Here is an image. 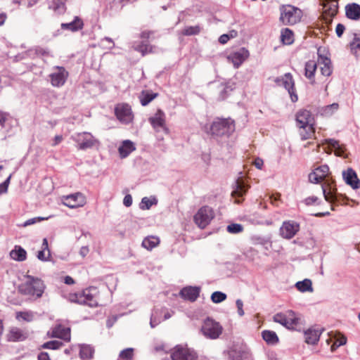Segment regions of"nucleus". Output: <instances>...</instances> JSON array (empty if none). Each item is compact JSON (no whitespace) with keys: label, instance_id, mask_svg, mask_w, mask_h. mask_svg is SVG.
<instances>
[{"label":"nucleus","instance_id":"16","mask_svg":"<svg viewBox=\"0 0 360 360\" xmlns=\"http://www.w3.org/2000/svg\"><path fill=\"white\" fill-rule=\"evenodd\" d=\"M319 57V63L321 64V73L322 75L329 77L333 72V67L331 60L327 56L321 53V48L318 49L317 51Z\"/></svg>","mask_w":360,"mask_h":360},{"label":"nucleus","instance_id":"49","mask_svg":"<svg viewBox=\"0 0 360 360\" xmlns=\"http://www.w3.org/2000/svg\"><path fill=\"white\" fill-rule=\"evenodd\" d=\"M63 343L58 340H51L42 345V348L49 349H57L61 347Z\"/></svg>","mask_w":360,"mask_h":360},{"label":"nucleus","instance_id":"25","mask_svg":"<svg viewBox=\"0 0 360 360\" xmlns=\"http://www.w3.org/2000/svg\"><path fill=\"white\" fill-rule=\"evenodd\" d=\"M323 8L324 13L330 18L334 17L338 13V0H324Z\"/></svg>","mask_w":360,"mask_h":360},{"label":"nucleus","instance_id":"47","mask_svg":"<svg viewBox=\"0 0 360 360\" xmlns=\"http://www.w3.org/2000/svg\"><path fill=\"white\" fill-rule=\"evenodd\" d=\"M226 231L231 234H237L243 231V226L240 224L231 223L226 226Z\"/></svg>","mask_w":360,"mask_h":360},{"label":"nucleus","instance_id":"12","mask_svg":"<svg viewBox=\"0 0 360 360\" xmlns=\"http://www.w3.org/2000/svg\"><path fill=\"white\" fill-rule=\"evenodd\" d=\"M226 352L227 360H243L247 353V347L242 343L233 342Z\"/></svg>","mask_w":360,"mask_h":360},{"label":"nucleus","instance_id":"50","mask_svg":"<svg viewBox=\"0 0 360 360\" xmlns=\"http://www.w3.org/2000/svg\"><path fill=\"white\" fill-rule=\"evenodd\" d=\"M83 297L84 295L82 294V292L78 293H71L68 296V300L71 302L82 304V303L84 302Z\"/></svg>","mask_w":360,"mask_h":360},{"label":"nucleus","instance_id":"56","mask_svg":"<svg viewBox=\"0 0 360 360\" xmlns=\"http://www.w3.org/2000/svg\"><path fill=\"white\" fill-rule=\"evenodd\" d=\"M11 174L1 184H0V195L6 193L11 179Z\"/></svg>","mask_w":360,"mask_h":360},{"label":"nucleus","instance_id":"30","mask_svg":"<svg viewBox=\"0 0 360 360\" xmlns=\"http://www.w3.org/2000/svg\"><path fill=\"white\" fill-rule=\"evenodd\" d=\"M52 336L63 339L65 341H70V329L69 328H64L59 326L53 329Z\"/></svg>","mask_w":360,"mask_h":360},{"label":"nucleus","instance_id":"64","mask_svg":"<svg viewBox=\"0 0 360 360\" xmlns=\"http://www.w3.org/2000/svg\"><path fill=\"white\" fill-rule=\"evenodd\" d=\"M35 52L37 55L41 56H49V51L47 49H44L40 46H38L35 49Z\"/></svg>","mask_w":360,"mask_h":360},{"label":"nucleus","instance_id":"20","mask_svg":"<svg viewBox=\"0 0 360 360\" xmlns=\"http://www.w3.org/2000/svg\"><path fill=\"white\" fill-rule=\"evenodd\" d=\"M249 186L243 181L237 180L235 182L233 190L231 192L233 198H236V202L239 204L242 202L240 200L243 198L248 192Z\"/></svg>","mask_w":360,"mask_h":360},{"label":"nucleus","instance_id":"34","mask_svg":"<svg viewBox=\"0 0 360 360\" xmlns=\"http://www.w3.org/2000/svg\"><path fill=\"white\" fill-rule=\"evenodd\" d=\"M262 336L263 340L268 344L271 345H276L278 341V337L276 332L269 330H265L262 332Z\"/></svg>","mask_w":360,"mask_h":360},{"label":"nucleus","instance_id":"62","mask_svg":"<svg viewBox=\"0 0 360 360\" xmlns=\"http://www.w3.org/2000/svg\"><path fill=\"white\" fill-rule=\"evenodd\" d=\"M19 317L26 321H31L32 320V314L29 312H19L17 315V318Z\"/></svg>","mask_w":360,"mask_h":360},{"label":"nucleus","instance_id":"23","mask_svg":"<svg viewBox=\"0 0 360 360\" xmlns=\"http://www.w3.org/2000/svg\"><path fill=\"white\" fill-rule=\"evenodd\" d=\"M317 69L316 62L314 60H309L305 63L304 76L309 79L311 84H315V72Z\"/></svg>","mask_w":360,"mask_h":360},{"label":"nucleus","instance_id":"15","mask_svg":"<svg viewBox=\"0 0 360 360\" xmlns=\"http://www.w3.org/2000/svg\"><path fill=\"white\" fill-rule=\"evenodd\" d=\"M342 175L345 184L352 189L356 190L360 188V179L355 170L352 167H348L346 170H343Z\"/></svg>","mask_w":360,"mask_h":360},{"label":"nucleus","instance_id":"61","mask_svg":"<svg viewBox=\"0 0 360 360\" xmlns=\"http://www.w3.org/2000/svg\"><path fill=\"white\" fill-rule=\"evenodd\" d=\"M236 305L238 309V314L240 316H243L245 314L243 310V302L240 299H238L236 301Z\"/></svg>","mask_w":360,"mask_h":360},{"label":"nucleus","instance_id":"58","mask_svg":"<svg viewBox=\"0 0 360 360\" xmlns=\"http://www.w3.org/2000/svg\"><path fill=\"white\" fill-rule=\"evenodd\" d=\"M347 343V338L345 336H342L340 338L338 339L331 346V350L333 351L336 348L345 345Z\"/></svg>","mask_w":360,"mask_h":360},{"label":"nucleus","instance_id":"22","mask_svg":"<svg viewBox=\"0 0 360 360\" xmlns=\"http://www.w3.org/2000/svg\"><path fill=\"white\" fill-rule=\"evenodd\" d=\"M345 15L348 19L359 20L360 19V5L356 3L348 4L345 6Z\"/></svg>","mask_w":360,"mask_h":360},{"label":"nucleus","instance_id":"8","mask_svg":"<svg viewBox=\"0 0 360 360\" xmlns=\"http://www.w3.org/2000/svg\"><path fill=\"white\" fill-rule=\"evenodd\" d=\"M273 320L288 329H294L300 323V319L292 310H288L286 314L277 313L273 316Z\"/></svg>","mask_w":360,"mask_h":360},{"label":"nucleus","instance_id":"41","mask_svg":"<svg viewBox=\"0 0 360 360\" xmlns=\"http://www.w3.org/2000/svg\"><path fill=\"white\" fill-rule=\"evenodd\" d=\"M236 88V83L231 80H229L224 84L223 90L220 93V97L222 99H225L230 92H231Z\"/></svg>","mask_w":360,"mask_h":360},{"label":"nucleus","instance_id":"53","mask_svg":"<svg viewBox=\"0 0 360 360\" xmlns=\"http://www.w3.org/2000/svg\"><path fill=\"white\" fill-rule=\"evenodd\" d=\"M51 217H34V218H32V219H27V221H25L22 224V226L23 227H26V226H30V225H32L37 222H39V221H41L43 220H45V219H49Z\"/></svg>","mask_w":360,"mask_h":360},{"label":"nucleus","instance_id":"36","mask_svg":"<svg viewBox=\"0 0 360 360\" xmlns=\"http://www.w3.org/2000/svg\"><path fill=\"white\" fill-rule=\"evenodd\" d=\"M295 287L302 292L313 291L312 283L309 278H305L303 281L297 282L295 283Z\"/></svg>","mask_w":360,"mask_h":360},{"label":"nucleus","instance_id":"1","mask_svg":"<svg viewBox=\"0 0 360 360\" xmlns=\"http://www.w3.org/2000/svg\"><path fill=\"white\" fill-rule=\"evenodd\" d=\"M235 130L236 123L233 119L217 117L212 121L207 133L219 142L226 141Z\"/></svg>","mask_w":360,"mask_h":360},{"label":"nucleus","instance_id":"52","mask_svg":"<svg viewBox=\"0 0 360 360\" xmlns=\"http://www.w3.org/2000/svg\"><path fill=\"white\" fill-rule=\"evenodd\" d=\"M162 319L159 316V311L158 310H154L150 316V325L151 328H155L156 326H158L160 322Z\"/></svg>","mask_w":360,"mask_h":360},{"label":"nucleus","instance_id":"3","mask_svg":"<svg viewBox=\"0 0 360 360\" xmlns=\"http://www.w3.org/2000/svg\"><path fill=\"white\" fill-rule=\"evenodd\" d=\"M200 332L207 339L216 340L222 334L223 327L219 322L207 316L202 321Z\"/></svg>","mask_w":360,"mask_h":360},{"label":"nucleus","instance_id":"7","mask_svg":"<svg viewBox=\"0 0 360 360\" xmlns=\"http://www.w3.org/2000/svg\"><path fill=\"white\" fill-rule=\"evenodd\" d=\"M213 209L207 205L202 206L194 215V221L201 229H205L214 218Z\"/></svg>","mask_w":360,"mask_h":360},{"label":"nucleus","instance_id":"28","mask_svg":"<svg viewBox=\"0 0 360 360\" xmlns=\"http://www.w3.org/2000/svg\"><path fill=\"white\" fill-rule=\"evenodd\" d=\"M324 143L335 150V155L336 156L344 157L345 148L342 145L340 144L339 141L333 139H326L324 140Z\"/></svg>","mask_w":360,"mask_h":360},{"label":"nucleus","instance_id":"19","mask_svg":"<svg viewBox=\"0 0 360 360\" xmlns=\"http://www.w3.org/2000/svg\"><path fill=\"white\" fill-rule=\"evenodd\" d=\"M148 121L156 131H159L161 129L167 131L165 113L162 110L158 109L154 116L149 117Z\"/></svg>","mask_w":360,"mask_h":360},{"label":"nucleus","instance_id":"10","mask_svg":"<svg viewBox=\"0 0 360 360\" xmlns=\"http://www.w3.org/2000/svg\"><path fill=\"white\" fill-rule=\"evenodd\" d=\"M300 231V224L292 220L285 221L280 228V235L285 239L292 238Z\"/></svg>","mask_w":360,"mask_h":360},{"label":"nucleus","instance_id":"6","mask_svg":"<svg viewBox=\"0 0 360 360\" xmlns=\"http://www.w3.org/2000/svg\"><path fill=\"white\" fill-rule=\"evenodd\" d=\"M274 81L277 86H283L288 91L292 103L298 101V96L295 89V81L291 73H285L283 76L276 77Z\"/></svg>","mask_w":360,"mask_h":360},{"label":"nucleus","instance_id":"46","mask_svg":"<svg viewBox=\"0 0 360 360\" xmlns=\"http://www.w3.org/2000/svg\"><path fill=\"white\" fill-rule=\"evenodd\" d=\"M226 295L221 291H215L211 295V300L213 303L219 304L226 299Z\"/></svg>","mask_w":360,"mask_h":360},{"label":"nucleus","instance_id":"14","mask_svg":"<svg viewBox=\"0 0 360 360\" xmlns=\"http://www.w3.org/2000/svg\"><path fill=\"white\" fill-rule=\"evenodd\" d=\"M296 122L300 128H307V126H314V119L309 110L302 109L296 114Z\"/></svg>","mask_w":360,"mask_h":360},{"label":"nucleus","instance_id":"38","mask_svg":"<svg viewBox=\"0 0 360 360\" xmlns=\"http://www.w3.org/2000/svg\"><path fill=\"white\" fill-rule=\"evenodd\" d=\"M157 96V93H153L148 91H142L139 96L140 102L143 106H146Z\"/></svg>","mask_w":360,"mask_h":360},{"label":"nucleus","instance_id":"27","mask_svg":"<svg viewBox=\"0 0 360 360\" xmlns=\"http://www.w3.org/2000/svg\"><path fill=\"white\" fill-rule=\"evenodd\" d=\"M321 331L309 328L304 333L305 342L309 345H316L319 340Z\"/></svg>","mask_w":360,"mask_h":360},{"label":"nucleus","instance_id":"31","mask_svg":"<svg viewBox=\"0 0 360 360\" xmlns=\"http://www.w3.org/2000/svg\"><path fill=\"white\" fill-rule=\"evenodd\" d=\"M11 257L18 262L25 261L27 258V252L21 246L15 245L10 252Z\"/></svg>","mask_w":360,"mask_h":360},{"label":"nucleus","instance_id":"51","mask_svg":"<svg viewBox=\"0 0 360 360\" xmlns=\"http://www.w3.org/2000/svg\"><path fill=\"white\" fill-rule=\"evenodd\" d=\"M349 46L352 51L357 49L360 50V32L354 34V38L349 43Z\"/></svg>","mask_w":360,"mask_h":360},{"label":"nucleus","instance_id":"43","mask_svg":"<svg viewBox=\"0 0 360 360\" xmlns=\"http://www.w3.org/2000/svg\"><path fill=\"white\" fill-rule=\"evenodd\" d=\"M134 49L136 51L141 53L142 56L150 53L152 51V47L148 44L141 42L137 45L133 46Z\"/></svg>","mask_w":360,"mask_h":360},{"label":"nucleus","instance_id":"21","mask_svg":"<svg viewBox=\"0 0 360 360\" xmlns=\"http://www.w3.org/2000/svg\"><path fill=\"white\" fill-rule=\"evenodd\" d=\"M323 194L326 200L328 202H340L342 200L345 199L348 200L347 197L342 195L336 192L335 190H332L330 188L329 191H327L324 186H322Z\"/></svg>","mask_w":360,"mask_h":360},{"label":"nucleus","instance_id":"39","mask_svg":"<svg viewBox=\"0 0 360 360\" xmlns=\"http://www.w3.org/2000/svg\"><path fill=\"white\" fill-rule=\"evenodd\" d=\"M281 40L284 44L290 45L293 43V32L289 28H284L281 30Z\"/></svg>","mask_w":360,"mask_h":360},{"label":"nucleus","instance_id":"4","mask_svg":"<svg viewBox=\"0 0 360 360\" xmlns=\"http://www.w3.org/2000/svg\"><path fill=\"white\" fill-rule=\"evenodd\" d=\"M280 11V20L284 25H294L299 22L302 16V11L291 5H283Z\"/></svg>","mask_w":360,"mask_h":360},{"label":"nucleus","instance_id":"35","mask_svg":"<svg viewBox=\"0 0 360 360\" xmlns=\"http://www.w3.org/2000/svg\"><path fill=\"white\" fill-rule=\"evenodd\" d=\"M94 349L88 345H82L80 346L79 356L83 360H89L93 357Z\"/></svg>","mask_w":360,"mask_h":360},{"label":"nucleus","instance_id":"32","mask_svg":"<svg viewBox=\"0 0 360 360\" xmlns=\"http://www.w3.org/2000/svg\"><path fill=\"white\" fill-rule=\"evenodd\" d=\"M27 338V334L18 328H12L8 335L9 341H22Z\"/></svg>","mask_w":360,"mask_h":360},{"label":"nucleus","instance_id":"44","mask_svg":"<svg viewBox=\"0 0 360 360\" xmlns=\"http://www.w3.org/2000/svg\"><path fill=\"white\" fill-rule=\"evenodd\" d=\"M302 130L300 131V135L302 141L307 140L311 137L315 132L314 126H307V128H301Z\"/></svg>","mask_w":360,"mask_h":360},{"label":"nucleus","instance_id":"11","mask_svg":"<svg viewBox=\"0 0 360 360\" xmlns=\"http://www.w3.org/2000/svg\"><path fill=\"white\" fill-rule=\"evenodd\" d=\"M115 112L117 118L124 124L130 123L133 120V114L130 105L119 104L115 107Z\"/></svg>","mask_w":360,"mask_h":360},{"label":"nucleus","instance_id":"5","mask_svg":"<svg viewBox=\"0 0 360 360\" xmlns=\"http://www.w3.org/2000/svg\"><path fill=\"white\" fill-rule=\"evenodd\" d=\"M71 138L77 143L76 147L79 150L91 149L99 144V141L89 132L77 133Z\"/></svg>","mask_w":360,"mask_h":360},{"label":"nucleus","instance_id":"37","mask_svg":"<svg viewBox=\"0 0 360 360\" xmlns=\"http://www.w3.org/2000/svg\"><path fill=\"white\" fill-rule=\"evenodd\" d=\"M160 243V239L157 236H148L142 242V246L147 250H152Z\"/></svg>","mask_w":360,"mask_h":360},{"label":"nucleus","instance_id":"45","mask_svg":"<svg viewBox=\"0 0 360 360\" xmlns=\"http://www.w3.org/2000/svg\"><path fill=\"white\" fill-rule=\"evenodd\" d=\"M200 30L201 29L199 25L188 26L181 31V34L186 36L196 35L200 33Z\"/></svg>","mask_w":360,"mask_h":360},{"label":"nucleus","instance_id":"17","mask_svg":"<svg viewBox=\"0 0 360 360\" xmlns=\"http://www.w3.org/2000/svg\"><path fill=\"white\" fill-rule=\"evenodd\" d=\"M63 204L70 208L82 207L85 204V198L81 193H76L64 197Z\"/></svg>","mask_w":360,"mask_h":360},{"label":"nucleus","instance_id":"2","mask_svg":"<svg viewBox=\"0 0 360 360\" xmlns=\"http://www.w3.org/2000/svg\"><path fill=\"white\" fill-rule=\"evenodd\" d=\"M25 278L27 281L18 287L19 292L25 295L41 297L46 288L44 281L41 278L30 275H27Z\"/></svg>","mask_w":360,"mask_h":360},{"label":"nucleus","instance_id":"13","mask_svg":"<svg viewBox=\"0 0 360 360\" xmlns=\"http://www.w3.org/2000/svg\"><path fill=\"white\" fill-rule=\"evenodd\" d=\"M54 69L56 71L49 75L51 83L53 86H62L65 83L68 77V72L63 67L56 66Z\"/></svg>","mask_w":360,"mask_h":360},{"label":"nucleus","instance_id":"24","mask_svg":"<svg viewBox=\"0 0 360 360\" xmlns=\"http://www.w3.org/2000/svg\"><path fill=\"white\" fill-rule=\"evenodd\" d=\"M156 352L164 351L166 353H170L172 360H180V345H176L173 349H169L167 345L162 344L155 347Z\"/></svg>","mask_w":360,"mask_h":360},{"label":"nucleus","instance_id":"63","mask_svg":"<svg viewBox=\"0 0 360 360\" xmlns=\"http://www.w3.org/2000/svg\"><path fill=\"white\" fill-rule=\"evenodd\" d=\"M345 30V27L343 24L338 23L335 28V32L338 37H341Z\"/></svg>","mask_w":360,"mask_h":360},{"label":"nucleus","instance_id":"26","mask_svg":"<svg viewBox=\"0 0 360 360\" xmlns=\"http://www.w3.org/2000/svg\"><path fill=\"white\" fill-rule=\"evenodd\" d=\"M136 150L134 144L130 140L124 141L118 148L120 156L122 158H127L131 152Z\"/></svg>","mask_w":360,"mask_h":360},{"label":"nucleus","instance_id":"57","mask_svg":"<svg viewBox=\"0 0 360 360\" xmlns=\"http://www.w3.org/2000/svg\"><path fill=\"white\" fill-rule=\"evenodd\" d=\"M315 170L322 176V178H324L329 172V167L327 165H322L316 168Z\"/></svg>","mask_w":360,"mask_h":360},{"label":"nucleus","instance_id":"54","mask_svg":"<svg viewBox=\"0 0 360 360\" xmlns=\"http://www.w3.org/2000/svg\"><path fill=\"white\" fill-rule=\"evenodd\" d=\"M322 179V176L316 170L309 174V181L313 184H319Z\"/></svg>","mask_w":360,"mask_h":360},{"label":"nucleus","instance_id":"29","mask_svg":"<svg viewBox=\"0 0 360 360\" xmlns=\"http://www.w3.org/2000/svg\"><path fill=\"white\" fill-rule=\"evenodd\" d=\"M199 357L198 352L187 345H181V360H198Z\"/></svg>","mask_w":360,"mask_h":360},{"label":"nucleus","instance_id":"55","mask_svg":"<svg viewBox=\"0 0 360 360\" xmlns=\"http://www.w3.org/2000/svg\"><path fill=\"white\" fill-rule=\"evenodd\" d=\"M45 251L46 250H41L37 252V257L40 261L47 262L50 259V257H51L50 250L47 251V254H46Z\"/></svg>","mask_w":360,"mask_h":360},{"label":"nucleus","instance_id":"33","mask_svg":"<svg viewBox=\"0 0 360 360\" xmlns=\"http://www.w3.org/2000/svg\"><path fill=\"white\" fill-rule=\"evenodd\" d=\"M83 22L79 17H75L74 20L68 23H62L61 28L63 30H69L72 32L78 31L83 27Z\"/></svg>","mask_w":360,"mask_h":360},{"label":"nucleus","instance_id":"18","mask_svg":"<svg viewBox=\"0 0 360 360\" xmlns=\"http://www.w3.org/2000/svg\"><path fill=\"white\" fill-rule=\"evenodd\" d=\"M200 286L188 285L181 288V299L194 302L200 296Z\"/></svg>","mask_w":360,"mask_h":360},{"label":"nucleus","instance_id":"42","mask_svg":"<svg viewBox=\"0 0 360 360\" xmlns=\"http://www.w3.org/2000/svg\"><path fill=\"white\" fill-rule=\"evenodd\" d=\"M157 203L158 200L155 197L152 198L144 197L142 198L140 203V208L143 210H149L152 205H156Z\"/></svg>","mask_w":360,"mask_h":360},{"label":"nucleus","instance_id":"60","mask_svg":"<svg viewBox=\"0 0 360 360\" xmlns=\"http://www.w3.org/2000/svg\"><path fill=\"white\" fill-rule=\"evenodd\" d=\"M319 198L316 196H310L304 200V202L306 205H312L314 204H319Z\"/></svg>","mask_w":360,"mask_h":360},{"label":"nucleus","instance_id":"48","mask_svg":"<svg viewBox=\"0 0 360 360\" xmlns=\"http://www.w3.org/2000/svg\"><path fill=\"white\" fill-rule=\"evenodd\" d=\"M119 357L122 360H132L134 358V349L129 347L120 352Z\"/></svg>","mask_w":360,"mask_h":360},{"label":"nucleus","instance_id":"9","mask_svg":"<svg viewBox=\"0 0 360 360\" xmlns=\"http://www.w3.org/2000/svg\"><path fill=\"white\" fill-rule=\"evenodd\" d=\"M249 56V51L242 47L229 53L226 58L229 62L232 63L233 67L237 69L245 61Z\"/></svg>","mask_w":360,"mask_h":360},{"label":"nucleus","instance_id":"40","mask_svg":"<svg viewBox=\"0 0 360 360\" xmlns=\"http://www.w3.org/2000/svg\"><path fill=\"white\" fill-rule=\"evenodd\" d=\"M82 294L84 295L83 299L84 301V302L82 303V305H88L91 307L98 306L97 301L94 299V296L90 293L89 290L86 289L83 290Z\"/></svg>","mask_w":360,"mask_h":360},{"label":"nucleus","instance_id":"59","mask_svg":"<svg viewBox=\"0 0 360 360\" xmlns=\"http://www.w3.org/2000/svg\"><path fill=\"white\" fill-rule=\"evenodd\" d=\"M66 1L67 0H53V9L56 11L64 9Z\"/></svg>","mask_w":360,"mask_h":360}]
</instances>
